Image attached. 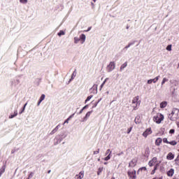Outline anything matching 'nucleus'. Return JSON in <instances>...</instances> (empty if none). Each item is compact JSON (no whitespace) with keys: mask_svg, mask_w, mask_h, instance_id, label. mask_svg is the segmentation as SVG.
Returning a JSON list of instances; mask_svg holds the SVG:
<instances>
[{"mask_svg":"<svg viewBox=\"0 0 179 179\" xmlns=\"http://www.w3.org/2000/svg\"><path fill=\"white\" fill-rule=\"evenodd\" d=\"M90 30H92V27H88L87 30H86L85 31H90Z\"/></svg>","mask_w":179,"mask_h":179,"instance_id":"obj_45","label":"nucleus"},{"mask_svg":"<svg viewBox=\"0 0 179 179\" xmlns=\"http://www.w3.org/2000/svg\"><path fill=\"white\" fill-rule=\"evenodd\" d=\"M99 152H100V149H98V150L94 151L93 154L94 155H99Z\"/></svg>","mask_w":179,"mask_h":179,"instance_id":"obj_36","label":"nucleus"},{"mask_svg":"<svg viewBox=\"0 0 179 179\" xmlns=\"http://www.w3.org/2000/svg\"><path fill=\"white\" fill-rule=\"evenodd\" d=\"M175 162H179V154H178V157H176V159H175Z\"/></svg>","mask_w":179,"mask_h":179,"instance_id":"obj_43","label":"nucleus"},{"mask_svg":"<svg viewBox=\"0 0 179 179\" xmlns=\"http://www.w3.org/2000/svg\"><path fill=\"white\" fill-rule=\"evenodd\" d=\"M100 102V100L99 101H98V102H96V105H95V106H97V104H99V103Z\"/></svg>","mask_w":179,"mask_h":179,"instance_id":"obj_49","label":"nucleus"},{"mask_svg":"<svg viewBox=\"0 0 179 179\" xmlns=\"http://www.w3.org/2000/svg\"><path fill=\"white\" fill-rule=\"evenodd\" d=\"M152 179H162V178H154Z\"/></svg>","mask_w":179,"mask_h":179,"instance_id":"obj_48","label":"nucleus"},{"mask_svg":"<svg viewBox=\"0 0 179 179\" xmlns=\"http://www.w3.org/2000/svg\"><path fill=\"white\" fill-rule=\"evenodd\" d=\"M174 132H176V130H174V129H171L170 131H169V134H174Z\"/></svg>","mask_w":179,"mask_h":179,"instance_id":"obj_39","label":"nucleus"},{"mask_svg":"<svg viewBox=\"0 0 179 179\" xmlns=\"http://www.w3.org/2000/svg\"><path fill=\"white\" fill-rule=\"evenodd\" d=\"M131 131H132V127H130L127 129V134H131Z\"/></svg>","mask_w":179,"mask_h":179,"instance_id":"obj_38","label":"nucleus"},{"mask_svg":"<svg viewBox=\"0 0 179 179\" xmlns=\"http://www.w3.org/2000/svg\"><path fill=\"white\" fill-rule=\"evenodd\" d=\"M136 163H138L136 159H132L129 164V167H135V166H136Z\"/></svg>","mask_w":179,"mask_h":179,"instance_id":"obj_9","label":"nucleus"},{"mask_svg":"<svg viewBox=\"0 0 179 179\" xmlns=\"http://www.w3.org/2000/svg\"><path fill=\"white\" fill-rule=\"evenodd\" d=\"M106 82H107V80H105L103 83L101 85V89H103V87L104 86V85H106Z\"/></svg>","mask_w":179,"mask_h":179,"instance_id":"obj_33","label":"nucleus"},{"mask_svg":"<svg viewBox=\"0 0 179 179\" xmlns=\"http://www.w3.org/2000/svg\"><path fill=\"white\" fill-rule=\"evenodd\" d=\"M6 169V165H3L1 169H0V177L5 173V170Z\"/></svg>","mask_w":179,"mask_h":179,"instance_id":"obj_15","label":"nucleus"},{"mask_svg":"<svg viewBox=\"0 0 179 179\" xmlns=\"http://www.w3.org/2000/svg\"><path fill=\"white\" fill-rule=\"evenodd\" d=\"M164 143H169V141H167V138H163Z\"/></svg>","mask_w":179,"mask_h":179,"instance_id":"obj_34","label":"nucleus"},{"mask_svg":"<svg viewBox=\"0 0 179 179\" xmlns=\"http://www.w3.org/2000/svg\"><path fill=\"white\" fill-rule=\"evenodd\" d=\"M44 99H45V94H42L39 99V101H38V104L37 106H40V104H41V101H43V100H44Z\"/></svg>","mask_w":179,"mask_h":179,"instance_id":"obj_14","label":"nucleus"},{"mask_svg":"<svg viewBox=\"0 0 179 179\" xmlns=\"http://www.w3.org/2000/svg\"><path fill=\"white\" fill-rule=\"evenodd\" d=\"M55 132H57V131H56L55 129H54L51 131V134H55Z\"/></svg>","mask_w":179,"mask_h":179,"instance_id":"obj_46","label":"nucleus"},{"mask_svg":"<svg viewBox=\"0 0 179 179\" xmlns=\"http://www.w3.org/2000/svg\"><path fill=\"white\" fill-rule=\"evenodd\" d=\"M166 82H169V79H167L166 78H164L162 82V86H163Z\"/></svg>","mask_w":179,"mask_h":179,"instance_id":"obj_23","label":"nucleus"},{"mask_svg":"<svg viewBox=\"0 0 179 179\" xmlns=\"http://www.w3.org/2000/svg\"><path fill=\"white\" fill-rule=\"evenodd\" d=\"M103 169H104V168H103V167L99 168L98 171H97V175H98V176H100V173H102Z\"/></svg>","mask_w":179,"mask_h":179,"instance_id":"obj_25","label":"nucleus"},{"mask_svg":"<svg viewBox=\"0 0 179 179\" xmlns=\"http://www.w3.org/2000/svg\"><path fill=\"white\" fill-rule=\"evenodd\" d=\"M131 104H136V106H133L134 110H136L139 106H141V101H139V96H135L131 102Z\"/></svg>","mask_w":179,"mask_h":179,"instance_id":"obj_3","label":"nucleus"},{"mask_svg":"<svg viewBox=\"0 0 179 179\" xmlns=\"http://www.w3.org/2000/svg\"><path fill=\"white\" fill-rule=\"evenodd\" d=\"M131 106H132V107H133V108H134V106H136V103H135V104H132V103H131Z\"/></svg>","mask_w":179,"mask_h":179,"instance_id":"obj_50","label":"nucleus"},{"mask_svg":"<svg viewBox=\"0 0 179 179\" xmlns=\"http://www.w3.org/2000/svg\"><path fill=\"white\" fill-rule=\"evenodd\" d=\"M76 76V70H75L71 76V79H75V77Z\"/></svg>","mask_w":179,"mask_h":179,"instance_id":"obj_28","label":"nucleus"},{"mask_svg":"<svg viewBox=\"0 0 179 179\" xmlns=\"http://www.w3.org/2000/svg\"><path fill=\"white\" fill-rule=\"evenodd\" d=\"M50 173H51V170H49V171H48V173L50 174Z\"/></svg>","mask_w":179,"mask_h":179,"instance_id":"obj_51","label":"nucleus"},{"mask_svg":"<svg viewBox=\"0 0 179 179\" xmlns=\"http://www.w3.org/2000/svg\"><path fill=\"white\" fill-rule=\"evenodd\" d=\"M110 155H111V152L109 153V155L107 157H105L104 160H106V162L110 160V159H111Z\"/></svg>","mask_w":179,"mask_h":179,"instance_id":"obj_27","label":"nucleus"},{"mask_svg":"<svg viewBox=\"0 0 179 179\" xmlns=\"http://www.w3.org/2000/svg\"><path fill=\"white\" fill-rule=\"evenodd\" d=\"M165 107H167V102L163 101L160 103V108H165Z\"/></svg>","mask_w":179,"mask_h":179,"instance_id":"obj_17","label":"nucleus"},{"mask_svg":"<svg viewBox=\"0 0 179 179\" xmlns=\"http://www.w3.org/2000/svg\"><path fill=\"white\" fill-rule=\"evenodd\" d=\"M146 171V167L143 166V167H141L138 169V171H137V174H139V173H141V171Z\"/></svg>","mask_w":179,"mask_h":179,"instance_id":"obj_21","label":"nucleus"},{"mask_svg":"<svg viewBox=\"0 0 179 179\" xmlns=\"http://www.w3.org/2000/svg\"><path fill=\"white\" fill-rule=\"evenodd\" d=\"M152 128L146 129V130L143 133L142 136H144V138H148L149 135H152Z\"/></svg>","mask_w":179,"mask_h":179,"instance_id":"obj_5","label":"nucleus"},{"mask_svg":"<svg viewBox=\"0 0 179 179\" xmlns=\"http://www.w3.org/2000/svg\"><path fill=\"white\" fill-rule=\"evenodd\" d=\"M74 40H75V43H76V38H75Z\"/></svg>","mask_w":179,"mask_h":179,"instance_id":"obj_52","label":"nucleus"},{"mask_svg":"<svg viewBox=\"0 0 179 179\" xmlns=\"http://www.w3.org/2000/svg\"><path fill=\"white\" fill-rule=\"evenodd\" d=\"M159 78H160V76H158L153 79H150L148 80L147 83L148 85H152V83H156L157 82V80H159Z\"/></svg>","mask_w":179,"mask_h":179,"instance_id":"obj_7","label":"nucleus"},{"mask_svg":"<svg viewBox=\"0 0 179 179\" xmlns=\"http://www.w3.org/2000/svg\"><path fill=\"white\" fill-rule=\"evenodd\" d=\"M167 160H173L174 159V154L169 152L166 156Z\"/></svg>","mask_w":179,"mask_h":179,"instance_id":"obj_12","label":"nucleus"},{"mask_svg":"<svg viewBox=\"0 0 179 179\" xmlns=\"http://www.w3.org/2000/svg\"><path fill=\"white\" fill-rule=\"evenodd\" d=\"M26 106H27V103H26L24 105V107L22 108V110L21 112H20V114H22L24 112V110L26 108Z\"/></svg>","mask_w":179,"mask_h":179,"instance_id":"obj_29","label":"nucleus"},{"mask_svg":"<svg viewBox=\"0 0 179 179\" xmlns=\"http://www.w3.org/2000/svg\"><path fill=\"white\" fill-rule=\"evenodd\" d=\"M169 144L171 145L172 146H176V145H177V141H170Z\"/></svg>","mask_w":179,"mask_h":179,"instance_id":"obj_24","label":"nucleus"},{"mask_svg":"<svg viewBox=\"0 0 179 179\" xmlns=\"http://www.w3.org/2000/svg\"><path fill=\"white\" fill-rule=\"evenodd\" d=\"M92 113H93V110H91L87 113V114L85 115V117H84V121H86L89 118V117H90V115H92Z\"/></svg>","mask_w":179,"mask_h":179,"instance_id":"obj_16","label":"nucleus"},{"mask_svg":"<svg viewBox=\"0 0 179 179\" xmlns=\"http://www.w3.org/2000/svg\"><path fill=\"white\" fill-rule=\"evenodd\" d=\"M177 127L179 128V122H177Z\"/></svg>","mask_w":179,"mask_h":179,"instance_id":"obj_47","label":"nucleus"},{"mask_svg":"<svg viewBox=\"0 0 179 179\" xmlns=\"http://www.w3.org/2000/svg\"><path fill=\"white\" fill-rule=\"evenodd\" d=\"M131 45H132V43H129L128 45H127V46L125 47V48H126V49H127V48H129L131 47Z\"/></svg>","mask_w":179,"mask_h":179,"instance_id":"obj_41","label":"nucleus"},{"mask_svg":"<svg viewBox=\"0 0 179 179\" xmlns=\"http://www.w3.org/2000/svg\"><path fill=\"white\" fill-rule=\"evenodd\" d=\"M85 108H86V106H84V107L80 110L79 114H82V113H83V110H84Z\"/></svg>","mask_w":179,"mask_h":179,"instance_id":"obj_40","label":"nucleus"},{"mask_svg":"<svg viewBox=\"0 0 179 179\" xmlns=\"http://www.w3.org/2000/svg\"><path fill=\"white\" fill-rule=\"evenodd\" d=\"M149 153H150L149 150H146L145 152V156H149Z\"/></svg>","mask_w":179,"mask_h":179,"instance_id":"obj_37","label":"nucleus"},{"mask_svg":"<svg viewBox=\"0 0 179 179\" xmlns=\"http://www.w3.org/2000/svg\"><path fill=\"white\" fill-rule=\"evenodd\" d=\"M72 118V115H71L69 117H68L64 122L63 125H65V124H69V120Z\"/></svg>","mask_w":179,"mask_h":179,"instance_id":"obj_22","label":"nucleus"},{"mask_svg":"<svg viewBox=\"0 0 179 179\" xmlns=\"http://www.w3.org/2000/svg\"><path fill=\"white\" fill-rule=\"evenodd\" d=\"M157 162V157H153L149 162L148 166L150 167H153L155 166V164Z\"/></svg>","mask_w":179,"mask_h":179,"instance_id":"obj_8","label":"nucleus"},{"mask_svg":"<svg viewBox=\"0 0 179 179\" xmlns=\"http://www.w3.org/2000/svg\"><path fill=\"white\" fill-rule=\"evenodd\" d=\"M17 115V110H15V111L14 112V115H10L9 116V118H10V119L15 118V117H16Z\"/></svg>","mask_w":179,"mask_h":179,"instance_id":"obj_18","label":"nucleus"},{"mask_svg":"<svg viewBox=\"0 0 179 179\" xmlns=\"http://www.w3.org/2000/svg\"><path fill=\"white\" fill-rule=\"evenodd\" d=\"M58 36H65V32L64 31H60L58 34Z\"/></svg>","mask_w":179,"mask_h":179,"instance_id":"obj_30","label":"nucleus"},{"mask_svg":"<svg viewBox=\"0 0 179 179\" xmlns=\"http://www.w3.org/2000/svg\"><path fill=\"white\" fill-rule=\"evenodd\" d=\"M166 50H167V51H171V45H169L166 47Z\"/></svg>","mask_w":179,"mask_h":179,"instance_id":"obj_32","label":"nucleus"},{"mask_svg":"<svg viewBox=\"0 0 179 179\" xmlns=\"http://www.w3.org/2000/svg\"><path fill=\"white\" fill-rule=\"evenodd\" d=\"M59 129V125H57V126L55 128V129L56 130V131H58Z\"/></svg>","mask_w":179,"mask_h":179,"instance_id":"obj_44","label":"nucleus"},{"mask_svg":"<svg viewBox=\"0 0 179 179\" xmlns=\"http://www.w3.org/2000/svg\"><path fill=\"white\" fill-rule=\"evenodd\" d=\"M129 178L131 179H136V171H129L127 173Z\"/></svg>","mask_w":179,"mask_h":179,"instance_id":"obj_6","label":"nucleus"},{"mask_svg":"<svg viewBox=\"0 0 179 179\" xmlns=\"http://www.w3.org/2000/svg\"><path fill=\"white\" fill-rule=\"evenodd\" d=\"M111 151L110 150V149L107 150L106 152V155H108V153H110Z\"/></svg>","mask_w":179,"mask_h":179,"instance_id":"obj_42","label":"nucleus"},{"mask_svg":"<svg viewBox=\"0 0 179 179\" xmlns=\"http://www.w3.org/2000/svg\"><path fill=\"white\" fill-rule=\"evenodd\" d=\"M167 176L168 177H173V176H174V169H171L167 173Z\"/></svg>","mask_w":179,"mask_h":179,"instance_id":"obj_13","label":"nucleus"},{"mask_svg":"<svg viewBox=\"0 0 179 179\" xmlns=\"http://www.w3.org/2000/svg\"><path fill=\"white\" fill-rule=\"evenodd\" d=\"M80 40H83V42H85V40H86V35L85 34H83L80 36Z\"/></svg>","mask_w":179,"mask_h":179,"instance_id":"obj_19","label":"nucleus"},{"mask_svg":"<svg viewBox=\"0 0 179 179\" xmlns=\"http://www.w3.org/2000/svg\"><path fill=\"white\" fill-rule=\"evenodd\" d=\"M128 64L127 62H125L124 64H123L121 66H120V71H122V69H124V68H127Z\"/></svg>","mask_w":179,"mask_h":179,"instance_id":"obj_20","label":"nucleus"},{"mask_svg":"<svg viewBox=\"0 0 179 179\" xmlns=\"http://www.w3.org/2000/svg\"><path fill=\"white\" fill-rule=\"evenodd\" d=\"M21 3H27V0H20Z\"/></svg>","mask_w":179,"mask_h":179,"instance_id":"obj_35","label":"nucleus"},{"mask_svg":"<svg viewBox=\"0 0 179 179\" xmlns=\"http://www.w3.org/2000/svg\"><path fill=\"white\" fill-rule=\"evenodd\" d=\"M164 115H163L162 113H157L153 117V121L154 122H156V124H162V121H164Z\"/></svg>","mask_w":179,"mask_h":179,"instance_id":"obj_2","label":"nucleus"},{"mask_svg":"<svg viewBox=\"0 0 179 179\" xmlns=\"http://www.w3.org/2000/svg\"><path fill=\"white\" fill-rule=\"evenodd\" d=\"M115 69V63L114 62H110V64L106 67L107 72H111Z\"/></svg>","mask_w":179,"mask_h":179,"instance_id":"obj_4","label":"nucleus"},{"mask_svg":"<svg viewBox=\"0 0 179 179\" xmlns=\"http://www.w3.org/2000/svg\"><path fill=\"white\" fill-rule=\"evenodd\" d=\"M83 177H85V171H81L78 175L76 176V179H82Z\"/></svg>","mask_w":179,"mask_h":179,"instance_id":"obj_10","label":"nucleus"},{"mask_svg":"<svg viewBox=\"0 0 179 179\" xmlns=\"http://www.w3.org/2000/svg\"><path fill=\"white\" fill-rule=\"evenodd\" d=\"M156 170H157V165H155L154 169L151 171V175L155 174L156 173Z\"/></svg>","mask_w":179,"mask_h":179,"instance_id":"obj_26","label":"nucleus"},{"mask_svg":"<svg viewBox=\"0 0 179 179\" xmlns=\"http://www.w3.org/2000/svg\"><path fill=\"white\" fill-rule=\"evenodd\" d=\"M110 179H115V178H114V177H112Z\"/></svg>","mask_w":179,"mask_h":179,"instance_id":"obj_53","label":"nucleus"},{"mask_svg":"<svg viewBox=\"0 0 179 179\" xmlns=\"http://www.w3.org/2000/svg\"><path fill=\"white\" fill-rule=\"evenodd\" d=\"M178 67H179V63H178Z\"/></svg>","mask_w":179,"mask_h":179,"instance_id":"obj_55","label":"nucleus"},{"mask_svg":"<svg viewBox=\"0 0 179 179\" xmlns=\"http://www.w3.org/2000/svg\"><path fill=\"white\" fill-rule=\"evenodd\" d=\"M179 110L178 108H173L171 113L169 115V118L171 121H176L178 118Z\"/></svg>","mask_w":179,"mask_h":179,"instance_id":"obj_1","label":"nucleus"},{"mask_svg":"<svg viewBox=\"0 0 179 179\" xmlns=\"http://www.w3.org/2000/svg\"><path fill=\"white\" fill-rule=\"evenodd\" d=\"M92 97H93V96H92V95L87 96V98L85 100V103H87V101H90V99H92Z\"/></svg>","mask_w":179,"mask_h":179,"instance_id":"obj_31","label":"nucleus"},{"mask_svg":"<svg viewBox=\"0 0 179 179\" xmlns=\"http://www.w3.org/2000/svg\"><path fill=\"white\" fill-rule=\"evenodd\" d=\"M94 1V2H96V0H93Z\"/></svg>","mask_w":179,"mask_h":179,"instance_id":"obj_54","label":"nucleus"},{"mask_svg":"<svg viewBox=\"0 0 179 179\" xmlns=\"http://www.w3.org/2000/svg\"><path fill=\"white\" fill-rule=\"evenodd\" d=\"M162 142H163V139H162V138H157L155 141L156 146H160Z\"/></svg>","mask_w":179,"mask_h":179,"instance_id":"obj_11","label":"nucleus"}]
</instances>
